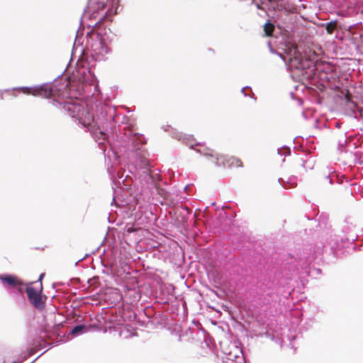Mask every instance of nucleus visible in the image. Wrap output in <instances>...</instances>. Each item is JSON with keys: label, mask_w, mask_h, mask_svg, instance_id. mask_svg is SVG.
I'll use <instances>...</instances> for the list:
<instances>
[{"label": "nucleus", "mask_w": 363, "mask_h": 363, "mask_svg": "<svg viewBox=\"0 0 363 363\" xmlns=\"http://www.w3.org/2000/svg\"><path fill=\"white\" fill-rule=\"evenodd\" d=\"M26 291L30 302L36 308H43V302L42 301L41 293L43 291V284H39V287L27 286Z\"/></svg>", "instance_id": "7ed1b4c3"}, {"label": "nucleus", "mask_w": 363, "mask_h": 363, "mask_svg": "<svg viewBox=\"0 0 363 363\" xmlns=\"http://www.w3.org/2000/svg\"><path fill=\"white\" fill-rule=\"evenodd\" d=\"M65 110L73 118L79 119L82 123V106L76 101L67 102L64 105ZM91 117L89 116L88 121H83L84 125H90Z\"/></svg>", "instance_id": "20e7f679"}, {"label": "nucleus", "mask_w": 363, "mask_h": 363, "mask_svg": "<svg viewBox=\"0 0 363 363\" xmlns=\"http://www.w3.org/2000/svg\"><path fill=\"white\" fill-rule=\"evenodd\" d=\"M85 328V326L84 325H77L75 326L72 330V333L73 335H76V334H78L80 332H82Z\"/></svg>", "instance_id": "9b49d317"}, {"label": "nucleus", "mask_w": 363, "mask_h": 363, "mask_svg": "<svg viewBox=\"0 0 363 363\" xmlns=\"http://www.w3.org/2000/svg\"><path fill=\"white\" fill-rule=\"evenodd\" d=\"M135 230H136V229H135V228H132V227L128 228L126 229V232H127L128 233H133V232H135Z\"/></svg>", "instance_id": "f8f14e48"}, {"label": "nucleus", "mask_w": 363, "mask_h": 363, "mask_svg": "<svg viewBox=\"0 0 363 363\" xmlns=\"http://www.w3.org/2000/svg\"><path fill=\"white\" fill-rule=\"evenodd\" d=\"M15 90L21 91L25 94L33 95L42 98H49L52 95V89L48 84H42L34 86H23L15 89Z\"/></svg>", "instance_id": "f257e3e1"}, {"label": "nucleus", "mask_w": 363, "mask_h": 363, "mask_svg": "<svg viewBox=\"0 0 363 363\" xmlns=\"http://www.w3.org/2000/svg\"><path fill=\"white\" fill-rule=\"evenodd\" d=\"M45 276V274L44 273H42L40 277H39V279H38V281H40V284L41 283L42 284V279H43Z\"/></svg>", "instance_id": "ddd939ff"}, {"label": "nucleus", "mask_w": 363, "mask_h": 363, "mask_svg": "<svg viewBox=\"0 0 363 363\" xmlns=\"http://www.w3.org/2000/svg\"><path fill=\"white\" fill-rule=\"evenodd\" d=\"M1 281L11 286H18L23 284L22 281L14 275H4L0 277Z\"/></svg>", "instance_id": "0eeeda50"}, {"label": "nucleus", "mask_w": 363, "mask_h": 363, "mask_svg": "<svg viewBox=\"0 0 363 363\" xmlns=\"http://www.w3.org/2000/svg\"><path fill=\"white\" fill-rule=\"evenodd\" d=\"M18 289V291H19L21 293H22V292H23V289H22L21 287H19Z\"/></svg>", "instance_id": "4468645a"}, {"label": "nucleus", "mask_w": 363, "mask_h": 363, "mask_svg": "<svg viewBox=\"0 0 363 363\" xmlns=\"http://www.w3.org/2000/svg\"><path fill=\"white\" fill-rule=\"evenodd\" d=\"M92 131H93V134L94 135V136L96 138H97L98 139H102V140L106 139V135L104 132H103L100 130H98V129H96V130H92Z\"/></svg>", "instance_id": "9d476101"}, {"label": "nucleus", "mask_w": 363, "mask_h": 363, "mask_svg": "<svg viewBox=\"0 0 363 363\" xmlns=\"http://www.w3.org/2000/svg\"><path fill=\"white\" fill-rule=\"evenodd\" d=\"M108 0H89L87 12L92 18H96L97 14L105 8L106 3Z\"/></svg>", "instance_id": "423d86ee"}, {"label": "nucleus", "mask_w": 363, "mask_h": 363, "mask_svg": "<svg viewBox=\"0 0 363 363\" xmlns=\"http://www.w3.org/2000/svg\"><path fill=\"white\" fill-rule=\"evenodd\" d=\"M204 155L210 156V157H216V164L218 165H220L221 164L224 166L227 165L228 167H241L242 162L238 158L235 157H229L223 155H215L213 150L211 149H206L203 152Z\"/></svg>", "instance_id": "f03ea898"}, {"label": "nucleus", "mask_w": 363, "mask_h": 363, "mask_svg": "<svg viewBox=\"0 0 363 363\" xmlns=\"http://www.w3.org/2000/svg\"><path fill=\"white\" fill-rule=\"evenodd\" d=\"M285 52L289 57V61L292 63L294 62V65L296 68L301 66V55L298 50L296 45L294 44H289L286 46Z\"/></svg>", "instance_id": "39448f33"}, {"label": "nucleus", "mask_w": 363, "mask_h": 363, "mask_svg": "<svg viewBox=\"0 0 363 363\" xmlns=\"http://www.w3.org/2000/svg\"><path fill=\"white\" fill-rule=\"evenodd\" d=\"M274 26L270 22H267L264 26V30L267 36H271L274 30Z\"/></svg>", "instance_id": "6e6552de"}, {"label": "nucleus", "mask_w": 363, "mask_h": 363, "mask_svg": "<svg viewBox=\"0 0 363 363\" xmlns=\"http://www.w3.org/2000/svg\"><path fill=\"white\" fill-rule=\"evenodd\" d=\"M337 21H333L328 23L325 26L326 31L328 34L331 35L334 30L337 28Z\"/></svg>", "instance_id": "1a4fd4ad"}]
</instances>
